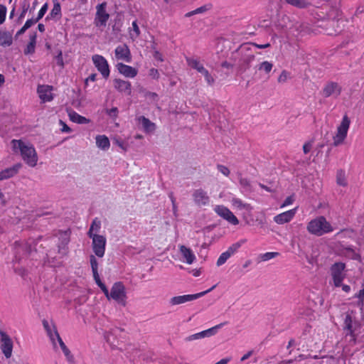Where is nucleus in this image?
<instances>
[{
	"label": "nucleus",
	"mask_w": 364,
	"mask_h": 364,
	"mask_svg": "<svg viewBox=\"0 0 364 364\" xmlns=\"http://www.w3.org/2000/svg\"><path fill=\"white\" fill-rule=\"evenodd\" d=\"M52 89L51 86H39L38 87V92L41 100L44 102H50L53 100V97L50 93Z\"/></svg>",
	"instance_id": "5701e85b"
},
{
	"label": "nucleus",
	"mask_w": 364,
	"mask_h": 364,
	"mask_svg": "<svg viewBox=\"0 0 364 364\" xmlns=\"http://www.w3.org/2000/svg\"><path fill=\"white\" fill-rule=\"evenodd\" d=\"M43 239V236H39L36 239H29L25 245V251L27 254H31L34 249L36 251L35 247L37 245L39 240Z\"/></svg>",
	"instance_id": "72a5a7b5"
},
{
	"label": "nucleus",
	"mask_w": 364,
	"mask_h": 364,
	"mask_svg": "<svg viewBox=\"0 0 364 364\" xmlns=\"http://www.w3.org/2000/svg\"><path fill=\"white\" fill-rule=\"evenodd\" d=\"M138 122L141 124L146 133H151L156 129V124L144 116L138 117Z\"/></svg>",
	"instance_id": "b1692460"
},
{
	"label": "nucleus",
	"mask_w": 364,
	"mask_h": 364,
	"mask_svg": "<svg viewBox=\"0 0 364 364\" xmlns=\"http://www.w3.org/2000/svg\"><path fill=\"white\" fill-rule=\"evenodd\" d=\"M239 183L245 191H250L251 189L250 182L247 178L240 177Z\"/></svg>",
	"instance_id": "c03bdc74"
},
{
	"label": "nucleus",
	"mask_w": 364,
	"mask_h": 364,
	"mask_svg": "<svg viewBox=\"0 0 364 364\" xmlns=\"http://www.w3.org/2000/svg\"><path fill=\"white\" fill-rule=\"evenodd\" d=\"M92 61L97 70L102 74V77L105 79L108 78L110 70L107 60L102 55H94L92 56Z\"/></svg>",
	"instance_id": "9d476101"
},
{
	"label": "nucleus",
	"mask_w": 364,
	"mask_h": 364,
	"mask_svg": "<svg viewBox=\"0 0 364 364\" xmlns=\"http://www.w3.org/2000/svg\"><path fill=\"white\" fill-rule=\"evenodd\" d=\"M114 87L119 92H124L126 95H132V84L129 81L121 79L114 80Z\"/></svg>",
	"instance_id": "6ab92c4d"
},
{
	"label": "nucleus",
	"mask_w": 364,
	"mask_h": 364,
	"mask_svg": "<svg viewBox=\"0 0 364 364\" xmlns=\"http://www.w3.org/2000/svg\"><path fill=\"white\" fill-rule=\"evenodd\" d=\"M7 9L6 6L0 4V25L2 24L6 19Z\"/></svg>",
	"instance_id": "49530a36"
},
{
	"label": "nucleus",
	"mask_w": 364,
	"mask_h": 364,
	"mask_svg": "<svg viewBox=\"0 0 364 364\" xmlns=\"http://www.w3.org/2000/svg\"><path fill=\"white\" fill-rule=\"evenodd\" d=\"M308 231L316 236H321L324 234L331 232L333 230V228L328 222L324 216H319L311 220L307 225Z\"/></svg>",
	"instance_id": "f03ea898"
},
{
	"label": "nucleus",
	"mask_w": 364,
	"mask_h": 364,
	"mask_svg": "<svg viewBox=\"0 0 364 364\" xmlns=\"http://www.w3.org/2000/svg\"><path fill=\"white\" fill-rule=\"evenodd\" d=\"M346 268V264L343 262H336L331 266V275L335 287H338L344 279L343 272Z\"/></svg>",
	"instance_id": "1a4fd4ad"
},
{
	"label": "nucleus",
	"mask_w": 364,
	"mask_h": 364,
	"mask_svg": "<svg viewBox=\"0 0 364 364\" xmlns=\"http://www.w3.org/2000/svg\"><path fill=\"white\" fill-rule=\"evenodd\" d=\"M216 285H213L211 288L209 289L198 293L194 294H187V295H182V296H173L170 299L169 303L171 305H178L181 304L188 301H191L195 299H197L198 298H200L201 296L205 295L208 292L211 291L215 288Z\"/></svg>",
	"instance_id": "423d86ee"
},
{
	"label": "nucleus",
	"mask_w": 364,
	"mask_h": 364,
	"mask_svg": "<svg viewBox=\"0 0 364 364\" xmlns=\"http://www.w3.org/2000/svg\"><path fill=\"white\" fill-rule=\"evenodd\" d=\"M227 322L221 323L207 330L191 335L185 338L186 341H192L193 340L201 339L205 337H210L215 335L218 331Z\"/></svg>",
	"instance_id": "ddd939ff"
},
{
	"label": "nucleus",
	"mask_w": 364,
	"mask_h": 364,
	"mask_svg": "<svg viewBox=\"0 0 364 364\" xmlns=\"http://www.w3.org/2000/svg\"><path fill=\"white\" fill-rule=\"evenodd\" d=\"M288 76V73L286 70H283L280 75L278 77L279 82H286Z\"/></svg>",
	"instance_id": "bf43d9fd"
},
{
	"label": "nucleus",
	"mask_w": 364,
	"mask_h": 364,
	"mask_svg": "<svg viewBox=\"0 0 364 364\" xmlns=\"http://www.w3.org/2000/svg\"><path fill=\"white\" fill-rule=\"evenodd\" d=\"M92 274H93V277H94L95 282L97 286L99 285V284L102 283V282L101 281V279L100 278L98 272H92Z\"/></svg>",
	"instance_id": "338daca9"
},
{
	"label": "nucleus",
	"mask_w": 364,
	"mask_h": 364,
	"mask_svg": "<svg viewBox=\"0 0 364 364\" xmlns=\"http://www.w3.org/2000/svg\"><path fill=\"white\" fill-rule=\"evenodd\" d=\"M60 123L63 125V127L61 129V131L63 132H68L70 133L72 132V129L62 120H60Z\"/></svg>",
	"instance_id": "69168bd1"
},
{
	"label": "nucleus",
	"mask_w": 364,
	"mask_h": 364,
	"mask_svg": "<svg viewBox=\"0 0 364 364\" xmlns=\"http://www.w3.org/2000/svg\"><path fill=\"white\" fill-rule=\"evenodd\" d=\"M35 48L36 46L33 45L32 43H28L26 46V48L24 49V54L28 55V54H33L35 53Z\"/></svg>",
	"instance_id": "603ef678"
},
{
	"label": "nucleus",
	"mask_w": 364,
	"mask_h": 364,
	"mask_svg": "<svg viewBox=\"0 0 364 364\" xmlns=\"http://www.w3.org/2000/svg\"><path fill=\"white\" fill-rule=\"evenodd\" d=\"M354 311L346 314L343 322V330L347 331L346 336H350L352 338L351 341L355 342L357 334L356 331L360 328L361 324L355 317H353L352 314Z\"/></svg>",
	"instance_id": "20e7f679"
},
{
	"label": "nucleus",
	"mask_w": 364,
	"mask_h": 364,
	"mask_svg": "<svg viewBox=\"0 0 364 364\" xmlns=\"http://www.w3.org/2000/svg\"><path fill=\"white\" fill-rule=\"evenodd\" d=\"M294 198L293 196H288L283 202L282 207H284V206L291 204L294 202Z\"/></svg>",
	"instance_id": "0e129e2a"
},
{
	"label": "nucleus",
	"mask_w": 364,
	"mask_h": 364,
	"mask_svg": "<svg viewBox=\"0 0 364 364\" xmlns=\"http://www.w3.org/2000/svg\"><path fill=\"white\" fill-rule=\"evenodd\" d=\"M107 3L102 2L96 6L97 12L95 18L96 26H105L109 18V14L106 11Z\"/></svg>",
	"instance_id": "9b49d317"
},
{
	"label": "nucleus",
	"mask_w": 364,
	"mask_h": 364,
	"mask_svg": "<svg viewBox=\"0 0 364 364\" xmlns=\"http://www.w3.org/2000/svg\"><path fill=\"white\" fill-rule=\"evenodd\" d=\"M230 257V256L229 255V253H228L226 251L223 252L219 258L217 260V266L220 267L221 265H223V264H225L226 262V261Z\"/></svg>",
	"instance_id": "37998d69"
},
{
	"label": "nucleus",
	"mask_w": 364,
	"mask_h": 364,
	"mask_svg": "<svg viewBox=\"0 0 364 364\" xmlns=\"http://www.w3.org/2000/svg\"><path fill=\"white\" fill-rule=\"evenodd\" d=\"M251 45L242 44L237 50L241 55L238 63V71L243 73L250 68L251 63L255 60V50H251Z\"/></svg>",
	"instance_id": "7ed1b4c3"
},
{
	"label": "nucleus",
	"mask_w": 364,
	"mask_h": 364,
	"mask_svg": "<svg viewBox=\"0 0 364 364\" xmlns=\"http://www.w3.org/2000/svg\"><path fill=\"white\" fill-rule=\"evenodd\" d=\"M245 242V240H241L240 241H238L232 244L230 247H229L226 252L229 253V255L231 257L232 255L237 252V250L240 249L242 245L244 244Z\"/></svg>",
	"instance_id": "a19ab883"
},
{
	"label": "nucleus",
	"mask_w": 364,
	"mask_h": 364,
	"mask_svg": "<svg viewBox=\"0 0 364 364\" xmlns=\"http://www.w3.org/2000/svg\"><path fill=\"white\" fill-rule=\"evenodd\" d=\"M116 67L119 73L126 77L133 78L136 77L138 73L137 69L122 63H118Z\"/></svg>",
	"instance_id": "aec40b11"
},
{
	"label": "nucleus",
	"mask_w": 364,
	"mask_h": 364,
	"mask_svg": "<svg viewBox=\"0 0 364 364\" xmlns=\"http://www.w3.org/2000/svg\"><path fill=\"white\" fill-rule=\"evenodd\" d=\"M54 333H55V336L57 337V339H58V341L59 345L60 346V348L62 349V350H63L65 356L66 357L68 361L70 362V363H73L74 362V357L72 355L70 350L68 349V348L64 343V342L62 340V338H60L58 331L55 330Z\"/></svg>",
	"instance_id": "a878e982"
},
{
	"label": "nucleus",
	"mask_w": 364,
	"mask_h": 364,
	"mask_svg": "<svg viewBox=\"0 0 364 364\" xmlns=\"http://www.w3.org/2000/svg\"><path fill=\"white\" fill-rule=\"evenodd\" d=\"M278 255H279V253L277 252H269L261 254L259 255V258L261 259L262 261L265 262V261H268L271 259H273V258L277 257Z\"/></svg>",
	"instance_id": "79ce46f5"
},
{
	"label": "nucleus",
	"mask_w": 364,
	"mask_h": 364,
	"mask_svg": "<svg viewBox=\"0 0 364 364\" xmlns=\"http://www.w3.org/2000/svg\"><path fill=\"white\" fill-rule=\"evenodd\" d=\"M312 148V141H307L303 146V151L304 154H308Z\"/></svg>",
	"instance_id": "052dcab7"
},
{
	"label": "nucleus",
	"mask_w": 364,
	"mask_h": 364,
	"mask_svg": "<svg viewBox=\"0 0 364 364\" xmlns=\"http://www.w3.org/2000/svg\"><path fill=\"white\" fill-rule=\"evenodd\" d=\"M345 139H346L345 137H341V136L336 134V136L333 137L334 141H333V145L334 146H339L340 144H341L343 142Z\"/></svg>",
	"instance_id": "13d9d810"
},
{
	"label": "nucleus",
	"mask_w": 364,
	"mask_h": 364,
	"mask_svg": "<svg viewBox=\"0 0 364 364\" xmlns=\"http://www.w3.org/2000/svg\"><path fill=\"white\" fill-rule=\"evenodd\" d=\"M153 56L157 60H159V61H161V62L164 60L163 58H162V55L158 50H155L154 51Z\"/></svg>",
	"instance_id": "774afa93"
},
{
	"label": "nucleus",
	"mask_w": 364,
	"mask_h": 364,
	"mask_svg": "<svg viewBox=\"0 0 364 364\" xmlns=\"http://www.w3.org/2000/svg\"><path fill=\"white\" fill-rule=\"evenodd\" d=\"M58 252L62 255H65L68 252V245L70 242V233L68 231H58Z\"/></svg>",
	"instance_id": "dca6fc26"
},
{
	"label": "nucleus",
	"mask_w": 364,
	"mask_h": 364,
	"mask_svg": "<svg viewBox=\"0 0 364 364\" xmlns=\"http://www.w3.org/2000/svg\"><path fill=\"white\" fill-rule=\"evenodd\" d=\"M336 183L338 185L341 186L345 187L347 186L345 171L342 169H339L337 171Z\"/></svg>",
	"instance_id": "e433bc0d"
},
{
	"label": "nucleus",
	"mask_w": 364,
	"mask_h": 364,
	"mask_svg": "<svg viewBox=\"0 0 364 364\" xmlns=\"http://www.w3.org/2000/svg\"><path fill=\"white\" fill-rule=\"evenodd\" d=\"M353 298L358 299L356 302V306L360 309L362 311L364 307V288L360 289L358 293H356Z\"/></svg>",
	"instance_id": "c9c22d12"
},
{
	"label": "nucleus",
	"mask_w": 364,
	"mask_h": 364,
	"mask_svg": "<svg viewBox=\"0 0 364 364\" xmlns=\"http://www.w3.org/2000/svg\"><path fill=\"white\" fill-rule=\"evenodd\" d=\"M1 349L6 358H9L12 354L13 342L9 336L4 331L0 330Z\"/></svg>",
	"instance_id": "4468645a"
},
{
	"label": "nucleus",
	"mask_w": 364,
	"mask_h": 364,
	"mask_svg": "<svg viewBox=\"0 0 364 364\" xmlns=\"http://www.w3.org/2000/svg\"><path fill=\"white\" fill-rule=\"evenodd\" d=\"M112 299L124 306L126 305L127 293L125 287L122 282H117L112 285L111 291L109 293L108 299Z\"/></svg>",
	"instance_id": "39448f33"
},
{
	"label": "nucleus",
	"mask_w": 364,
	"mask_h": 364,
	"mask_svg": "<svg viewBox=\"0 0 364 364\" xmlns=\"http://www.w3.org/2000/svg\"><path fill=\"white\" fill-rule=\"evenodd\" d=\"M101 229V221L98 218H95L92 220V223L90 226L87 232L88 237H92L93 235H99L97 233Z\"/></svg>",
	"instance_id": "c85d7f7f"
},
{
	"label": "nucleus",
	"mask_w": 364,
	"mask_h": 364,
	"mask_svg": "<svg viewBox=\"0 0 364 364\" xmlns=\"http://www.w3.org/2000/svg\"><path fill=\"white\" fill-rule=\"evenodd\" d=\"M115 56L118 60H123L127 63H130L132 60L131 53L129 47L124 44L122 46H118L114 50Z\"/></svg>",
	"instance_id": "a211bd4d"
},
{
	"label": "nucleus",
	"mask_w": 364,
	"mask_h": 364,
	"mask_svg": "<svg viewBox=\"0 0 364 364\" xmlns=\"http://www.w3.org/2000/svg\"><path fill=\"white\" fill-rule=\"evenodd\" d=\"M350 119L347 115H345L343 117L341 124L338 126L337 129V135L341 136V137H346L348 130L350 126Z\"/></svg>",
	"instance_id": "bb28decb"
},
{
	"label": "nucleus",
	"mask_w": 364,
	"mask_h": 364,
	"mask_svg": "<svg viewBox=\"0 0 364 364\" xmlns=\"http://www.w3.org/2000/svg\"><path fill=\"white\" fill-rule=\"evenodd\" d=\"M287 4L298 9H306L311 4L306 0H284Z\"/></svg>",
	"instance_id": "f704fd0d"
},
{
	"label": "nucleus",
	"mask_w": 364,
	"mask_h": 364,
	"mask_svg": "<svg viewBox=\"0 0 364 364\" xmlns=\"http://www.w3.org/2000/svg\"><path fill=\"white\" fill-rule=\"evenodd\" d=\"M214 210L219 216L227 220L229 223L234 225L239 224V220L227 207L216 205Z\"/></svg>",
	"instance_id": "f8f14e48"
},
{
	"label": "nucleus",
	"mask_w": 364,
	"mask_h": 364,
	"mask_svg": "<svg viewBox=\"0 0 364 364\" xmlns=\"http://www.w3.org/2000/svg\"><path fill=\"white\" fill-rule=\"evenodd\" d=\"M29 8H30V2H23L22 3V4H21L22 11L16 20L17 23H21L22 22V20L24 18L26 14L27 13L28 11H29L28 10Z\"/></svg>",
	"instance_id": "ea45409f"
},
{
	"label": "nucleus",
	"mask_w": 364,
	"mask_h": 364,
	"mask_svg": "<svg viewBox=\"0 0 364 364\" xmlns=\"http://www.w3.org/2000/svg\"><path fill=\"white\" fill-rule=\"evenodd\" d=\"M106 113L112 118L115 119L118 116L119 110L117 107H112V109H107Z\"/></svg>",
	"instance_id": "8fccbe9b"
},
{
	"label": "nucleus",
	"mask_w": 364,
	"mask_h": 364,
	"mask_svg": "<svg viewBox=\"0 0 364 364\" xmlns=\"http://www.w3.org/2000/svg\"><path fill=\"white\" fill-rule=\"evenodd\" d=\"M56 63L58 65L60 66L61 68L64 67V62L63 58V53L62 50H59L58 55L55 57Z\"/></svg>",
	"instance_id": "864d4df0"
},
{
	"label": "nucleus",
	"mask_w": 364,
	"mask_h": 364,
	"mask_svg": "<svg viewBox=\"0 0 364 364\" xmlns=\"http://www.w3.org/2000/svg\"><path fill=\"white\" fill-rule=\"evenodd\" d=\"M62 16L61 6L59 2H54L53 7L50 14L46 16V20L50 19L59 20Z\"/></svg>",
	"instance_id": "cd10ccee"
},
{
	"label": "nucleus",
	"mask_w": 364,
	"mask_h": 364,
	"mask_svg": "<svg viewBox=\"0 0 364 364\" xmlns=\"http://www.w3.org/2000/svg\"><path fill=\"white\" fill-rule=\"evenodd\" d=\"M195 203L198 206L206 205L210 202L207 193L202 188L196 189L193 193Z\"/></svg>",
	"instance_id": "f3484780"
},
{
	"label": "nucleus",
	"mask_w": 364,
	"mask_h": 364,
	"mask_svg": "<svg viewBox=\"0 0 364 364\" xmlns=\"http://www.w3.org/2000/svg\"><path fill=\"white\" fill-rule=\"evenodd\" d=\"M295 214L296 209H291L276 215L274 218V221L277 224H284L289 222L294 218Z\"/></svg>",
	"instance_id": "412c9836"
},
{
	"label": "nucleus",
	"mask_w": 364,
	"mask_h": 364,
	"mask_svg": "<svg viewBox=\"0 0 364 364\" xmlns=\"http://www.w3.org/2000/svg\"><path fill=\"white\" fill-rule=\"evenodd\" d=\"M342 87L336 82H327L321 91V95L324 97H329L333 96V97H338L341 92Z\"/></svg>",
	"instance_id": "2eb2a0df"
},
{
	"label": "nucleus",
	"mask_w": 364,
	"mask_h": 364,
	"mask_svg": "<svg viewBox=\"0 0 364 364\" xmlns=\"http://www.w3.org/2000/svg\"><path fill=\"white\" fill-rule=\"evenodd\" d=\"M48 9V5L47 3L44 4L38 11V16L36 18L37 21H40L46 14Z\"/></svg>",
	"instance_id": "a18cd8bd"
},
{
	"label": "nucleus",
	"mask_w": 364,
	"mask_h": 364,
	"mask_svg": "<svg viewBox=\"0 0 364 364\" xmlns=\"http://www.w3.org/2000/svg\"><path fill=\"white\" fill-rule=\"evenodd\" d=\"M12 44V35L9 31H0V46H9Z\"/></svg>",
	"instance_id": "473e14b6"
},
{
	"label": "nucleus",
	"mask_w": 364,
	"mask_h": 364,
	"mask_svg": "<svg viewBox=\"0 0 364 364\" xmlns=\"http://www.w3.org/2000/svg\"><path fill=\"white\" fill-rule=\"evenodd\" d=\"M232 204L239 209H245L246 210L250 211L252 208L250 204L243 203L242 201L239 198H233Z\"/></svg>",
	"instance_id": "58836bf2"
},
{
	"label": "nucleus",
	"mask_w": 364,
	"mask_h": 364,
	"mask_svg": "<svg viewBox=\"0 0 364 364\" xmlns=\"http://www.w3.org/2000/svg\"><path fill=\"white\" fill-rule=\"evenodd\" d=\"M256 68L259 70H262L266 74H269L273 68V64L269 61H264V62L261 63L260 64L257 65L256 66Z\"/></svg>",
	"instance_id": "4c0bfd02"
},
{
	"label": "nucleus",
	"mask_w": 364,
	"mask_h": 364,
	"mask_svg": "<svg viewBox=\"0 0 364 364\" xmlns=\"http://www.w3.org/2000/svg\"><path fill=\"white\" fill-rule=\"evenodd\" d=\"M21 167V164H16L13 166L5 168L0 171V181L10 178L18 172Z\"/></svg>",
	"instance_id": "4be33fe9"
},
{
	"label": "nucleus",
	"mask_w": 364,
	"mask_h": 364,
	"mask_svg": "<svg viewBox=\"0 0 364 364\" xmlns=\"http://www.w3.org/2000/svg\"><path fill=\"white\" fill-rule=\"evenodd\" d=\"M56 237L57 236H52L48 237L43 241V243L41 245V247L46 249L47 255H48V253H51L53 246L56 245Z\"/></svg>",
	"instance_id": "7c9ffc66"
},
{
	"label": "nucleus",
	"mask_w": 364,
	"mask_h": 364,
	"mask_svg": "<svg viewBox=\"0 0 364 364\" xmlns=\"http://www.w3.org/2000/svg\"><path fill=\"white\" fill-rule=\"evenodd\" d=\"M217 168H218V170L220 173H222L223 175H225V176H229V174H230V170L228 169V167H226V166H224V165L218 164V165L217 166Z\"/></svg>",
	"instance_id": "6e6d98bb"
},
{
	"label": "nucleus",
	"mask_w": 364,
	"mask_h": 364,
	"mask_svg": "<svg viewBox=\"0 0 364 364\" xmlns=\"http://www.w3.org/2000/svg\"><path fill=\"white\" fill-rule=\"evenodd\" d=\"M98 287L101 289V290L102 291V292L104 293V294L105 295V296L109 299V290L107 288V287L105 286V284L102 282V283H100L99 284Z\"/></svg>",
	"instance_id": "680f3d73"
},
{
	"label": "nucleus",
	"mask_w": 364,
	"mask_h": 364,
	"mask_svg": "<svg viewBox=\"0 0 364 364\" xmlns=\"http://www.w3.org/2000/svg\"><path fill=\"white\" fill-rule=\"evenodd\" d=\"M43 327H44L45 330L46 331L48 335L49 336L50 340L54 341L53 335L52 333V331H51V328H50V326L48 322L44 319V320H43Z\"/></svg>",
	"instance_id": "de8ad7c7"
},
{
	"label": "nucleus",
	"mask_w": 364,
	"mask_h": 364,
	"mask_svg": "<svg viewBox=\"0 0 364 364\" xmlns=\"http://www.w3.org/2000/svg\"><path fill=\"white\" fill-rule=\"evenodd\" d=\"M14 151L19 150L23 161L30 166L34 167L37 164L38 156L33 145L26 144L21 140L13 139L11 141Z\"/></svg>",
	"instance_id": "f257e3e1"
},
{
	"label": "nucleus",
	"mask_w": 364,
	"mask_h": 364,
	"mask_svg": "<svg viewBox=\"0 0 364 364\" xmlns=\"http://www.w3.org/2000/svg\"><path fill=\"white\" fill-rule=\"evenodd\" d=\"M245 44H250L251 45V50H253L255 48H267L271 46L270 43H266V44H257L255 43H246Z\"/></svg>",
	"instance_id": "3c124183"
},
{
	"label": "nucleus",
	"mask_w": 364,
	"mask_h": 364,
	"mask_svg": "<svg viewBox=\"0 0 364 364\" xmlns=\"http://www.w3.org/2000/svg\"><path fill=\"white\" fill-rule=\"evenodd\" d=\"M187 63L188 65L191 66L193 69L196 70L198 73L204 76L208 85H213L214 84L215 79L209 73L208 70L199 63V61L195 59L187 58Z\"/></svg>",
	"instance_id": "6e6552de"
},
{
	"label": "nucleus",
	"mask_w": 364,
	"mask_h": 364,
	"mask_svg": "<svg viewBox=\"0 0 364 364\" xmlns=\"http://www.w3.org/2000/svg\"><path fill=\"white\" fill-rule=\"evenodd\" d=\"M180 252L184 261L186 263L191 264L195 261L196 256L190 248L186 247L185 245H181L180 246Z\"/></svg>",
	"instance_id": "393cba45"
},
{
	"label": "nucleus",
	"mask_w": 364,
	"mask_h": 364,
	"mask_svg": "<svg viewBox=\"0 0 364 364\" xmlns=\"http://www.w3.org/2000/svg\"><path fill=\"white\" fill-rule=\"evenodd\" d=\"M90 262L92 272H98L97 271L98 263H97V261L94 255H90Z\"/></svg>",
	"instance_id": "09e8293b"
},
{
	"label": "nucleus",
	"mask_w": 364,
	"mask_h": 364,
	"mask_svg": "<svg viewBox=\"0 0 364 364\" xmlns=\"http://www.w3.org/2000/svg\"><path fill=\"white\" fill-rule=\"evenodd\" d=\"M89 237L92 240V247L95 255H97L98 257H102L105 252V246L107 242L106 237L101 235H93L92 237Z\"/></svg>",
	"instance_id": "0eeeda50"
},
{
	"label": "nucleus",
	"mask_w": 364,
	"mask_h": 364,
	"mask_svg": "<svg viewBox=\"0 0 364 364\" xmlns=\"http://www.w3.org/2000/svg\"><path fill=\"white\" fill-rule=\"evenodd\" d=\"M96 144L99 148L107 150L110 146V142L105 135H98L96 136Z\"/></svg>",
	"instance_id": "c756f323"
},
{
	"label": "nucleus",
	"mask_w": 364,
	"mask_h": 364,
	"mask_svg": "<svg viewBox=\"0 0 364 364\" xmlns=\"http://www.w3.org/2000/svg\"><path fill=\"white\" fill-rule=\"evenodd\" d=\"M37 22H38V21H37L36 18H32L28 19L23 26L27 30L29 28H31L33 25L36 23Z\"/></svg>",
	"instance_id": "4d7b16f0"
},
{
	"label": "nucleus",
	"mask_w": 364,
	"mask_h": 364,
	"mask_svg": "<svg viewBox=\"0 0 364 364\" xmlns=\"http://www.w3.org/2000/svg\"><path fill=\"white\" fill-rule=\"evenodd\" d=\"M69 117L72 122L80 124H87L90 122V120L80 115L75 111H72L69 113Z\"/></svg>",
	"instance_id": "2f4dec72"
},
{
	"label": "nucleus",
	"mask_w": 364,
	"mask_h": 364,
	"mask_svg": "<svg viewBox=\"0 0 364 364\" xmlns=\"http://www.w3.org/2000/svg\"><path fill=\"white\" fill-rule=\"evenodd\" d=\"M207 10H208V9H207L206 6H200V7L196 9V10H194L193 11L188 12V14H186V16H191L193 14H201Z\"/></svg>",
	"instance_id": "5fc2aeb1"
},
{
	"label": "nucleus",
	"mask_w": 364,
	"mask_h": 364,
	"mask_svg": "<svg viewBox=\"0 0 364 364\" xmlns=\"http://www.w3.org/2000/svg\"><path fill=\"white\" fill-rule=\"evenodd\" d=\"M149 75L154 79H158L159 77V73L157 69L151 68L149 70Z\"/></svg>",
	"instance_id": "e2e57ef3"
}]
</instances>
